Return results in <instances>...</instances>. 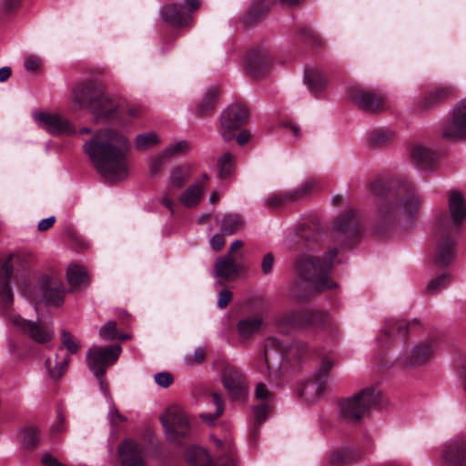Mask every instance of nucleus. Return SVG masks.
I'll return each mask as SVG.
<instances>
[{
	"mask_svg": "<svg viewBox=\"0 0 466 466\" xmlns=\"http://www.w3.org/2000/svg\"><path fill=\"white\" fill-rule=\"evenodd\" d=\"M227 454L212 462L208 452L200 447H190L186 451V458L190 466H236V459L230 442L227 444Z\"/></svg>",
	"mask_w": 466,
	"mask_h": 466,
	"instance_id": "nucleus-11",
	"label": "nucleus"
},
{
	"mask_svg": "<svg viewBox=\"0 0 466 466\" xmlns=\"http://www.w3.org/2000/svg\"><path fill=\"white\" fill-rule=\"evenodd\" d=\"M317 187V181L310 178L305 181L301 186L286 193H275L264 199V206L269 209H279L289 203L296 201L308 195L313 188Z\"/></svg>",
	"mask_w": 466,
	"mask_h": 466,
	"instance_id": "nucleus-12",
	"label": "nucleus"
},
{
	"mask_svg": "<svg viewBox=\"0 0 466 466\" xmlns=\"http://www.w3.org/2000/svg\"><path fill=\"white\" fill-rule=\"evenodd\" d=\"M210 245L215 251H219L225 245V239L220 235H214L210 239Z\"/></svg>",
	"mask_w": 466,
	"mask_h": 466,
	"instance_id": "nucleus-63",
	"label": "nucleus"
},
{
	"mask_svg": "<svg viewBox=\"0 0 466 466\" xmlns=\"http://www.w3.org/2000/svg\"><path fill=\"white\" fill-rule=\"evenodd\" d=\"M256 399L269 404L273 400V392H271L265 383L259 382L256 386L255 390Z\"/></svg>",
	"mask_w": 466,
	"mask_h": 466,
	"instance_id": "nucleus-48",
	"label": "nucleus"
},
{
	"mask_svg": "<svg viewBox=\"0 0 466 466\" xmlns=\"http://www.w3.org/2000/svg\"><path fill=\"white\" fill-rule=\"evenodd\" d=\"M349 460V455L345 450L335 451L328 458V463L330 466H339Z\"/></svg>",
	"mask_w": 466,
	"mask_h": 466,
	"instance_id": "nucleus-51",
	"label": "nucleus"
},
{
	"mask_svg": "<svg viewBox=\"0 0 466 466\" xmlns=\"http://www.w3.org/2000/svg\"><path fill=\"white\" fill-rule=\"evenodd\" d=\"M213 403L216 406V411L213 414L210 413H202L200 414V418L208 422V423H213L216 419H218L219 416L222 415L224 411V401L221 398V396L218 393H212L210 395Z\"/></svg>",
	"mask_w": 466,
	"mask_h": 466,
	"instance_id": "nucleus-41",
	"label": "nucleus"
},
{
	"mask_svg": "<svg viewBox=\"0 0 466 466\" xmlns=\"http://www.w3.org/2000/svg\"><path fill=\"white\" fill-rule=\"evenodd\" d=\"M161 17L166 23L176 27L186 26L191 21V16L185 14L182 7L176 4L163 6Z\"/></svg>",
	"mask_w": 466,
	"mask_h": 466,
	"instance_id": "nucleus-25",
	"label": "nucleus"
},
{
	"mask_svg": "<svg viewBox=\"0 0 466 466\" xmlns=\"http://www.w3.org/2000/svg\"><path fill=\"white\" fill-rule=\"evenodd\" d=\"M243 225L244 221L239 215L228 214L223 217L220 231L224 235H233L240 230Z\"/></svg>",
	"mask_w": 466,
	"mask_h": 466,
	"instance_id": "nucleus-36",
	"label": "nucleus"
},
{
	"mask_svg": "<svg viewBox=\"0 0 466 466\" xmlns=\"http://www.w3.org/2000/svg\"><path fill=\"white\" fill-rule=\"evenodd\" d=\"M42 463L45 466H61L62 464L50 453H46L42 458Z\"/></svg>",
	"mask_w": 466,
	"mask_h": 466,
	"instance_id": "nucleus-64",
	"label": "nucleus"
},
{
	"mask_svg": "<svg viewBox=\"0 0 466 466\" xmlns=\"http://www.w3.org/2000/svg\"><path fill=\"white\" fill-rule=\"evenodd\" d=\"M290 324L297 328H307L309 326L319 325L326 327L329 324L327 314L323 312H311L308 313L303 319H292L289 321Z\"/></svg>",
	"mask_w": 466,
	"mask_h": 466,
	"instance_id": "nucleus-33",
	"label": "nucleus"
},
{
	"mask_svg": "<svg viewBox=\"0 0 466 466\" xmlns=\"http://www.w3.org/2000/svg\"><path fill=\"white\" fill-rule=\"evenodd\" d=\"M119 466H147L143 445L133 440H125L117 448Z\"/></svg>",
	"mask_w": 466,
	"mask_h": 466,
	"instance_id": "nucleus-14",
	"label": "nucleus"
},
{
	"mask_svg": "<svg viewBox=\"0 0 466 466\" xmlns=\"http://www.w3.org/2000/svg\"><path fill=\"white\" fill-rule=\"evenodd\" d=\"M451 281V277L449 274L441 275L435 279H433L427 286V290L431 293H434L439 291L440 289L445 288Z\"/></svg>",
	"mask_w": 466,
	"mask_h": 466,
	"instance_id": "nucleus-46",
	"label": "nucleus"
},
{
	"mask_svg": "<svg viewBox=\"0 0 466 466\" xmlns=\"http://www.w3.org/2000/svg\"><path fill=\"white\" fill-rule=\"evenodd\" d=\"M35 121L40 127L52 135H75L76 133L74 126L65 117L46 112H39L34 115Z\"/></svg>",
	"mask_w": 466,
	"mask_h": 466,
	"instance_id": "nucleus-15",
	"label": "nucleus"
},
{
	"mask_svg": "<svg viewBox=\"0 0 466 466\" xmlns=\"http://www.w3.org/2000/svg\"><path fill=\"white\" fill-rule=\"evenodd\" d=\"M100 337L105 339L111 341L117 336L116 324L115 321H108L101 327L99 330Z\"/></svg>",
	"mask_w": 466,
	"mask_h": 466,
	"instance_id": "nucleus-47",
	"label": "nucleus"
},
{
	"mask_svg": "<svg viewBox=\"0 0 466 466\" xmlns=\"http://www.w3.org/2000/svg\"><path fill=\"white\" fill-rule=\"evenodd\" d=\"M39 432L34 428H28L24 431L23 442L27 447H34L39 442Z\"/></svg>",
	"mask_w": 466,
	"mask_h": 466,
	"instance_id": "nucleus-50",
	"label": "nucleus"
},
{
	"mask_svg": "<svg viewBox=\"0 0 466 466\" xmlns=\"http://www.w3.org/2000/svg\"><path fill=\"white\" fill-rule=\"evenodd\" d=\"M69 362V357L66 356L58 360V355H56L55 360L51 358L45 362L46 369L52 378H60L66 370Z\"/></svg>",
	"mask_w": 466,
	"mask_h": 466,
	"instance_id": "nucleus-37",
	"label": "nucleus"
},
{
	"mask_svg": "<svg viewBox=\"0 0 466 466\" xmlns=\"http://www.w3.org/2000/svg\"><path fill=\"white\" fill-rule=\"evenodd\" d=\"M192 175V170L190 166L188 165H180L174 167L170 172L168 177V184L171 189H179L181 188L186 182L190 178Z\"/></svg>",
	"mask_w": 466,
	"mask_h": 466,
	"instance_id": "nucleus-29",
	"label": "nucleus"
},
{
	"mask_svg": "<svg viewBox=\"0 0 466 466\" xmlns=\"http://www.w3.org/2000/svg\"><path fill=\"white\" fill-rule=\"evenodd\" d=\"M325 387L326 384L314 377L312 380L308 381L303 386L300 390V395L305 401L312 403L324 393Z\"/></svg>",
	"mask_w": 466,
	"mask_h": 466,
	"instance_id": "nucleus-31",
	"label": "nucleus"
},
{
	"mask_svg": "<svg viewBox=\"0 0 466 466\" xmlns=\"http://www.w3.org/2000/svg\"><path fill=\"white\" fill-rule=\"evenodd\" d=\"M221 376L223 385L233 400L242 399L246 395L247 387L245 377L238 368L227 364L222 370Z\"/></svg>",
	"mask_w": 466,
	"mask_h": 466,
	"instance_id": "nucleus-17",
	"label": "nucleus"
},
{
	"mask_svg": "<svg viewBox=\"0 0 466 466\" xmlns=\"http://www.w3.org/2000/svg\"><path fill=\"white\" fill-rule=\"evenodd\" d=\"M392 137V133L386 129H377L371 132L370 136V143L374 147L381 146Z\"/></svg>",
	"mask_w": 466,
	"mask_h": 466,
	"instance_id": "nucleus-44",
	"label": "nucleus"
},
{
	"mask_svg": "<svg viewBox=\"0 0 466 466\" xmlns=\"http://www.w3.org/2000/svg\"><path fill=\"white\" fill-rule=\"evenodd\" d=\"M187 149H188L187 142L178 141V142H176V143L168 146L167 148L164 149V151L170 158L171 157L178 156V155H181V154L187 152Z\"/></svg>",
	"mask_w": 466,
	"mask_h": 466,
	"instance_id": "nucleus-49",
	"label": "nucleus"
},
{
	"mask_svg": "<svg viewBox=\"0 0 466 466\" xmlns=\"http://www.w3.org/2000/svg\"><path fill=\"white\" fill-rule=\"evenodd\" d=\"M441 132L448 139L466 137V98L455 106L451 119L443 123Z\"/></svg>",
	"mask_w": 466,
	"mask_h": 466,
	"instance_id": "nucleus-13",
	"label": "nucleus"
},
{
	"mask_svg": "<svg viewBox=\"0 0 466 466\" xmlns=\"http://www.w3.org/2000/svg\"><path fill=\"white\" fill-rule=\"evenodd\" d=\"M89 110L97 121L122 120L119 102L102 93L93 101Z\"/></svg>",
	"mask_w": 466,
	"mask_h": 466,
	"instance_id": "nucleus-16",
	"label": "nucleus"
},
{
	"mask_svg": "<svg viewBox=\"0 0 466 466\" xmlns=\"http://www.w3.org/2000/svg\"><path fill=\"white\" fill-rule=\"evenodd\" d=\"M263 323V319L259 316H252L241 319L238 324V331L241 338L248 339L254 333L258 332Z\"/></svg>",
	"mask_w": 466,
	"mask_h": 466,
	"instance_id": "nucleus-32",
	"label": "nucleus"
},
{
	"mask_svg": "<svg viewBox=\"0 0 466 466\" xmlns=\"http://www.w3.org/2000/svg\"><path fill=\"white\" fill-rule=\"evenodd\" d=\"M34 260L35 255L30 251L25 250L10 255L5 262L0 264V303L9 323L15 329L37 343H46L54 338V330L50 326L25 319L11 310L13 293L8 280L13 268H25Z\"/></svg>",
	"mask_w": 466,
	"mask_h": 466,
	"instance_id": "nucleus-2",
	"label": "nucleus"
},
{
	"mask_svg": "<svg viewBox=\"0 0 466 466\" xmlns=\"http://www.w3.org/2000/svg\"><path fill=\"white\" fill-rule=\"evenodd\" d=\"M66 349L68 354L76 353L81 348V342L75 338L70 332L63 330L61 334V347Z\"/></svg>",
	"mask_w": 466,
	"mask_h": 466,
	"instance_id": "nucleus-40",
	"label": "nucleus"
},
{
	"mask_svg": "<svg viewBox=\"0 0 466 466\" xmlns=\"http://www.w3.org/2000/svg\"><path fill=\"white\" fill-rule=\"evenodd\" d=\"M206 358V350L203 348H198L195 350L192 356H187L186 358V362L188 365H192L194 363H201L205 360Z\"/></svg>",
	"mask_w": 466,
	"mask_h": 466,
	"instance_id": "nucleus-55",
	"label": "nucleus"
},
{
	"mask_svg": "<svg viewBox=\"0 0 466 466\" xmlns=\"http://www.w3.org/2000/svg\"><path fill=\"white\" fill-rule=\"evenodd\" d=\"M441 460L443 466H466V441L454 439L442 447Z\"/></svg>",
	"mask_w": 466,
	"mask_h": 466,
	"instance_id": "nucleus-19",
	"label": "nucleus"
},
{
	"mask_svg": "<svg viewBox=\"0 0 466 466\" xmlns=\"http://www.w3.org/2000/svg\"><path fill=\"white\" fill-rule=\"evenodd\" d=\"M129 147L128 138L114 129L96 132L83 146L97 172L112 182L127 177L129 161L127 153Z\"/></svg>",
	"mask_w": 466,
	"mask_h": 466,
	"instance_id": "nucleus-1",
	"label": "nucleus"
},
{
	"mask_svg": "<svg viewBox=\"0 0 466 466\" xmlns=\"http://www.w3.org/2000/svg\"><path fill=\"white\" fill-rule=\"evenodd\" d=\"M243 267L230 255L218 257L214 264L215 276L228 279L239 274Z\"/></svg>",
	"mask_w": 466,
	"mask_h": 466,
	"instance_id": "nucleus-23",
	"label": "nucleus"
},
{
	"mask_svg": "<svg viewBox=\"0 0 466 466\" xmlns=\"http://www.w3.org/2000/svg\"><path fill=\"white\" fill-rule=\"evenodd\" d=\"M66 278L71 290L86 286L89 281L85 268L76 264H72L67 268Z\"/></svg>",
	"mask_w": 466,
	"mask_h": 466,
	"instance_id": "nucleus-30",
	"label": "nucleus"
},
{
	"mask_svg": "<svg viewBox=\"0 0 466 466\" xmlns=\"http://www.w3.org/2000/svg\"><path fill=\"white\" fill-rule=\"evenodd\" d=\"M248 116L247 106L240 103L233 104L223 111L221 128L225 141H230L235 137L234 131L246 123Z\"/></svg>",
	"mask_w": 466,
	"mask_h": 466,
	"instance_id": "nucleus-10",
	"label": "nucleus"
},
{
	"mask_svg": "<svg viewBox=\"0 0 466 466\" xmlns=\"http://www.w3.org/2000/svg\"><path fill=\"white\" fill-rule=\"evenodd\" d=\"M169 157L165 153V151H161L158 154L151 157L148 159V167L149 172L152 176H157L161 173L164 165L168 161Z\"/></svg>",
	"mask_w": 466,
	"mask_h": 466,
	"instance_id": "nucleus-42",
	"label": "nucleus"
},
{
	"mask_svg": "<svg viewBox=\"0 0 466 466\" xmlns=\"http://www.w3.org/2000/svg\"><path fill=\"white\" fill-rule=\"evenodd\" d=\"M333 365L334 360L329 357L322 359L318 372L315 375V378H317L318 380H321V382L326 384L327 376L329 370L332 369Z\"/></svg>",
	"mask_w": 466,
	"mask_h": 466,
	"instance_id": "nucleus-45",
	"label": "nucleus"
},
{
	"mask_svg": "<svg viewBox=\"0 0 466 466\" xmlns=\"http://www.w3.org/2000/svg\"><path fill=\"white\" fill-rule=\"evenodd\" d=\"M449 208L452 222L447 218L438 223L439 240L436 250V262L440 266L449 265L455 256L454 240L451 236V228L459 225L466 218V200L459 191H451L449 194Z\"/></svg>",
	"mask_w": 466,
	"mask_h": 466,
	"instance_id": "nucleus-4",
	"label": "nucleus"
},
{
	"mask_svg": "<svg viewBox=\"0 0 466 466\" xmlns=\"http://www.w3.org/2000/svg\"><path fill=\"white\" fill-rule=\"evenodd\" d=\"M206 192V187L201 181L188 186L178 197L179 203L187 208H194L201 202Z\"/></svg>",
	"mask_w": 466,
	"mask_h": 466,
	"instance_id": "nucleus-24",
	"label": "nucleus"
},
{
	"mask_svg": "<svg viewBox=\"0 0 466 466\" xmlns=\"http://www.w3.org/2000/svg\"><path fill=\"white\" fill-rule=\"evenodd\" d=\"M40 65V60L35 56H29L25 60V67L29 72L36 71Z\"/></svg>",
	"mask_w": 466,
	"mask_h": 466,
	"instance_id": "nucleus-61",
	"label": "nucleus"
},
{
	"mask_svg": "<svg viewBox=\"0 0 466 466\" xmlns=\"http://www.w3.org/2000/svg\"><path fill=\"white\" fill-rule=\"evenodd\" d=\"M274 265V258L271 253H268L264 256L262 260V271L265 274H268L273 268Z\"/></svg>",
	"mask_w": 466,
	"mask_h": 466,
	"instance_id": "nucleus-62",
	"label": "nucleus"
},
{
	"mask_svg": "<svg viewBox=\"0 0 466 466\" xmlns=\"http://www.w3.org/2000/svg\"><path fill=\"white\" fill-rule=\"evenodd\" d=\"M108 420L112 425L116 426L120 422H125L127 418L118 411L114 404H112V407L108 411Z\"/></svg>",
	"mask_w": 466,
	"mask_h": 466,
	"instance_id": "nucleus-57",
	"label": "nucleus"
},
{
	"mask_svg": "<svg viewBox=\"0 0 466 466\" xmlns=\"http://www.w3.org/2000/svg\"><path fill=\"white\" fill-rule=\"evenodd\" d=\"M42 300L52 306H59L63 303L66 290L63 284L56 279L45 278L41 284Z\"/></svg>",
	"mask_w": 466,
	"mask_h": 466,
	"instance_id": "nucleus-22",
	"label": "nucleus"
},
{
	"mask_svg": "<svg viewBox=\"0 0 466 466\" xmlns=\"http://www.w3.org/2000/svg\"><path fill=\"white\" fill-rule=\"evenodd\" d=\"M307 350V345L301 341H292L288 339H280L276 337H271L266 339L264 346V352L261 356V362L264 364L265 370H270L269 360L268 352L276 350L279 352L287 360L293 359H300Z\"/></svg>",
	"mask_w": 466,
	"mask_h": 466,
	"instance_id": "nucleus-9",
	"label": "nucleus"
},
{
	"mask_svg": "<svg viewBox=\"0 0 466 466\" xmlns=\"http://www.w3.org/2000/svg\"><path fill=\"white\" fill-rule=\"evenodd\" d=\"M411 159L421 169L431 168L435 162V154L421 145H416L411 149Z\"/></svg>",
	"mask_w": 466,
	"mask_h": 466,
	"instance_id": "nucleus-28",
	"label": "nucleus"
},
{
	"mask_svg": "<svg viewBox=\"0 0 466 466\" xmlns=\"http://www.w3.org/2000/svg\"><path fill=\"white\" fill-rule=\"evenodd\" d=\"M119 111H120V115L122 116V120H118L119 122L125 121L126 115H127L130 117H138L142 115V108L140 106H127L126 108H122L119 106Z\"/></svg>",
	"mask_w": 466,
	"mask_h": 466,
	"instance_id": "nucleus-53",
	"label": "nucleus"
},
{
	"mask_svg": "<svg viewBox=\"0 0 466 466\" xmlns=\"http://www.w3.org/2000/svg\"><path fill=\"white\" fill-rule=\"evenodd\" d=\"M453 93L454 89L451 86L435 87L426 95L425 99L427 106L441 102L450 97Z\"/></svg>",
	"mask_w": 466,
	"mask_h": 466,
	"instance_id": "nucleus-39",
	"label": "nucleus"
},
{
	"mask_svg": "<svg viewBox=\"0 0 466 466\" xmlns=\"http://www.w3.org/2000/svg\"><path fill=\"white\" fill-rule=\"evenodd\" d=\"M234 157L229 153H225L218 160L219 176L221 178L229 177L233 170Z\"/></svg>",
	"mask_w": 466,
	"mask_h": 466,
	"instance_id": "nucleus-43",
	"label": "nucleus"
},
{
	"mask_svg": "<svg viewBox=\"0 0 466 466\" xmlns=\"http://www.w3.org/2000/svg\"><path fill=\"white\" fill-rule=\"evenodd\" d=\"M268 410H269V406H268V404H266V403L254 406L253 411H254L256 420L259 423L263 422L267 418Z\"/></svg>",
	"mask_w": 466,
	"mask_h": 466,
	"instance_id": "nucleus-56",
	"label": "nucleus"
},
{
	"mask_svg": "<svg viewBox=\"0 0 466 466\" xmlns=\"http://www.w3.org/2000/svg\"><path fill=\"white\" fill-rule=\"evenodd\" d=\"M338 251L332 248L323 260L314 257L301 258L297 264V272L299 278L306 281L316 291H324L335 287L329 279L333 259Z\"/></svg>",
	"mask_w": 466,
	"mask_h": 466,
	"instance_id": "nucleus-5",
	"label": "nucleus"
},
{
	"mask_svg": "<svg viewBox=\"0 0 466 466\" xmlns=\"http://www.w3.org/2000/svg\"><path fill=\"white\" fill-rule=\"evenodd\" d=\"M160 203L166 207L171 214H174V208H175V200L173 198V196L170 192V190L166 191L162 194L160 198Z\"/></svg>",
	"mask_w": 466,
	"mask_h": 466,
	"instance_id": "nucleus-59",
	"label": "nucleus"
},
{
	"mask_svg": "<svg viewBox=\"0 0 466 466\" xmlns=\"http://www.w3.org/2000/svg\"><path fill=\"white\" fill-rule=\"evenodd\" d=\"M334 229L339 234H345L351 237L360 230V222L357 214L354 211H349L340 216L334 225Z\"/></svg>",
	"mask_w": 466,
	"mask_h": 466,
	"instance_id": "nucleus-27",
	"label": "nucleus"
},
{
	"mask_svg": "<svg viewBox=\"0 0 466 466\" xmlns=\"http://www.w3.org/2000/svg\"><path fill=\"white\" fill-rule=\"evenodd\" d=\"M380 397L381 393L378 387H366L339 401L340 414L349 421L359 422L379 404Z\"/></svg>",
	"mask_w": 466,
	"mask_h": 466,
	"instance_id": "nucleus-6",
	"label": "nucleus"
},
{
	"mask_svg": "<svg viewBox=\"0 0 466 466\" xmlns=\"http://www.w3.org/2000/svg\"><path fill=\"white\" fill-rule=\"evenodd\" d=\"M219 90L218 87L213 86L207 90L202 100L198 106V113L200 116H204L212 111L218 102Z\"/></svg>",
	"mask_w": 466,
	"mask_h": 466,
	"instance_id": "nucleus-35",
	"label": "nucleus"
},
{
	"mask_svg": "<svg viewBox=\"0 0 466 466\" xmlns=\"http://www.w3.org/2000/svg\"><path fill=\"white\" fill-rule=\"evenodd\" d=\"M155 381L162 388H168L173 383V377L169 372H160L155 375Z\"/></svg>",
	"mask_w": 466,
	"mask_h": 466,
	"instance_id": "nucleus-54",
	"label": "nucleus"
},
{
	"mask_svg": "<svg viewBox=\"0 0 466 466\" xmlns=\"http://www.w3.org/2000/svg\"><path fill=\"white\" fill-rule=\"evenodd\" d=\"M99 87L93 82L76 85L71 95L74 109H89L93 101L100 95Z\"/></svg>",
	"mask_w": 466,
	"mask_h": 466,
	"instance_id": "nucleus-20",
	"label": "nucleus"
},
{
	"mask_svg": "<svg viewBox=\"0 0 466 466\" xmlns=\"http://www.w3.org/2000/svg\"><path fill=\"white\" fill-rule=\"evenodd\" d=\"M246 65L248 72L254 78H262L267 76L272 66V59L266 50H253L247 59Z\"/></svg>",
	"mask_w": 466,
	"mask_h": 466,
	"instance_id": "nucleus-21",
	"label": "nucleus"
},
{
	"mask_svg": "<svg viewBox=\"0 0 466 466\" xmlns=\"http://www.w3.org/2000/svg\"><path fill=\"white\" fill-rule=\"evenodd\" d=\"M121 347H98L94 346L86 352V363L90 371L96 377L101 378L106 372V369L114 364L119 358Z\"/></svg>",
	"mask_w": 466,
	"mask_h": 466,
	"instance_id": "nucleus-8",
	"label": "nucleus"
},
{
	"mask_svg": "<svg viewBox=\"0 0 466 466\" xmlns=\"http://www.w3.org/2000/svg\"><path fill=\"white\" fill-rule=\"evenodd\" d=\"M160 420L165 428L169 441L179 444L180 439L189 433V422L184 409L177 405H170L162 414Z\"/></svg>",
	"mask_w": 466,
	"mask_h": 466,
	"instance_id": "nucleus-7",
	"label": "nucleus"
},
{
	"mask_svg": "<svg viewBox=\"0 0 466 466\" xmlns=\"http://www.w3.org/2000/svg\"><path fill=\"white\" fill-rule=\"evenodd\" d=\"M370 191L382 198L377 214L378 222L382 226L392 225L402 218H410L420 209V199L407 180L377 179L370 184Z\"/></svg>",
	"mask_w": 466,
	"mask_h": 466,
	"instance_id": "nucleus-3",
	"label": "nucleus"
},
{
	"mask_svg": "<svg viewBox=\"0 0 466 466\" xmlns=\"http://www.w3.org/2000/svg\"><path fill=\"white\" fill-rule=\"evenodd\" d=\"M407 332V325L404 322L395 323L392 327L389 329V330L385 331L383 334L386 337H391L398 333L400 336H404Z\"/></svg>",
	"mask_w": 466,
	"mask_h": 466,
	"instance_id": "nucleus-58",
	"label": "nucleus"
},
{
	"mask_svg": "<svg viewBox=\"0 0 466 466\" xmlns=\"http://www.w3.org/2000/svg\"><path fill=\"white\" fill-rule=\"evenodd\" d=\"M434 349L430 341H424L415 347L410 354L403 359L405 367H415L428 360L433 354Z\"/></svg>",
	"mask_w": 466,
	"mask_h": 466,
	"instance_id": "nucleus-26",
	"label": "nucleus"
},
{
	"mask_svg": "<svg viewBox=\"0 0 466 466\" xmlns=\"http://www.w3.org/2000/svg\"><path fill=\"white\" fill-rule=\"evenodd\" d=\"M159 143L160 138L154 131L139 134L135 138V147L139 151H147Z\"/></svg>",
	"mask_w": 466,
	"mask_h": 466,
	"instance_id": "nucleus-38",
	"label": "nucleus"
},
{
	"mask_svg": "<svg viewBox=\"0 0 466 466\" xmlns=\"http://www.w3.org/2000/svg\"><path fill=\"white\" fill-rule=\"evenodd\" d=\"M232 299V293L228 289H223L219 293L218 306L221 309L226 308Z\"/></svg>",
	"mask_w": 466,
	"mask_h": 466,
	"instance_id": "nucleus-60",
	"label": "nucleus"
},
{
	"mask_svg": "<svg viewBox=\"0 0 466 466\" xmlns=\"http://www.w3.org/2000/svg\"><path fill=\"white\" fill-rule=\"evenodd\" d=\"M350 98L359 107L369 112L384 110L388 106L387 99L384 96L356 87L350 90Z\"/></svg>",
	"mask_w": 466,
	"mask_h": 466,
	"instance_id": "nucleus-18",
	"label": "nucleus"
},
{
	"mask_svg": "<svg viewBox=\"0 0 466 466\" xmlns=\"http://www.w3.org/2000/svg\"><path fill=\"white\" fill-rule=\"evenodd\" d=\"M265 10L258 5H253L246 15V21L248 25L255 24L264 15Z\"/></svg>",
	"mask_w": 466,
	"mask_h": 466,
	"instance_id": "nucleus-52",
	"label": "nucleus"
},
{
	"mask_svg": "<svg viewBox=\"0 0 466 466\" xmlns=\"http://www.w3.org/2000/svg\"><path fill=\"white\" fill-rule=\"evenodd\" d=\"M305 81L309 90L318 93L323 90L327 85L326 76L317 69H309L305 72Z\"/></svg>",
	"mask_w": 466,
	"mask_h": 466,
	"instance_id": "nucleus-34",
	"label": "nucleus"
}]
</instances>
